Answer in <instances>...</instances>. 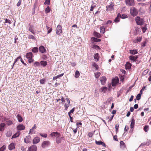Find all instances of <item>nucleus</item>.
I'll use <instances>...</instances> for the list:
<instances>
[{
  "label": "nucleus",
  "instance_id": "1",
  "mask_svg": "<svg viewBox=\"0 0 151 151\" xmlns=\"http://www.w3.org/2000/svg\"><path fill=\"white\" fill-rule=\"evenodd\" d=\"M50 135L53 137H56V142L57 143L59 144L61 142L62 138L60 133L57 132H53L50 134Z\"/></svg>",
  "mask_w": 151,
  "mask_h": 151
},
{
  "label": "nucleus",
  "instance_id": "2",
  "mask_svg": "<svg viewBox=\"0 0 151 151\" xmlns=\"http://www.w3.org/2000/svg\"><path fill=\"white\" fill-rule=\"evenodd\" d=\"M135 19L136 23L138 25H142L144 24L145 21L139 17H136Z\"/></svg>",
  "mask_w": 151,
  "mask_h": 151
},
{
  "label": "nucleus",
  "instance_id": "3",
  "mask_svg": "<svg viewBox=\"0 0 151 151\" xmlns=\"http://www.w3.org/2000/svg\"><path fill=\"white\" fill-rule=\"evenodd\" d=\"M130 11L131 14L133 17L136 16L137 15L138 12L137 9L134 7H131Z\"/></svg>",
  "mask_w": 151,
  "mask_h": 151
},
{
  "label": "nucleus",
  "instance_id": "4",
  "mask_svg": "<svg viewBox=\"0 0 151 151\" xmlns=\"http://www.w3.org/2000/svg\"><path fill=\"white\" fill-rule=\"evenodd\" d=\"M32 56L33 54L31 52H28L26 54V57L28 59V62L29 63H31L34 61V60L32 59Z\"/></svg>",
  "mask_w": 151,
  "mask_h": 151
},
{
  "label": "nucleus",
  "instance_id": "5",
  "mask_svg": "<svg viewBox=\"0 0 151 151\" xmlns=\"http://www.w3.org/2000/svg\"><path fill=\"white\" fill-rule=\"evenodd\" d=\"M125 3L127 5L129 6H133L135 4L134 0H125Z\"/></svg>",
  "mask_w": 151,
  "mask_h": 151
},
{
  "label": "nucleus",
  "instance_id": "6",
  "mask_svg": "<svg viewBox=\"0 0 151 151\" xmlns=\"http://www.w3.org/2000/svg\"><path fill=\"white\" fill-rule=\"evenodd\" d=\"M56 33L59 35H60V34L62 33V27L59 24L58 25L56 29Z\"/></svg>",
  "mask_w": 151,
  "mask_h": 151
},
{
  "label": "nucleus",
  "instance_id": "7",
  "mask_svg": "<svg viewBox=\"0 0 151 151\" xmlns=\"http://www.w3.org/2000/svg\"><path fill=\"white\" fill-rule=\"evenodd\" d=\"M32 139L30 136H26L24 139V142L26 143H28L31 142Z\"/></svg>",
  "mask_w": 151,
  "mask_h": 151
},
{
  "label": "nucleus",
  "instance_id": "8",
  "mask_svg": "<svg viewBox=\"0 0 151 151\" xmlns=\"http://www.w3.org/2000/svg\"><path fill=\"white\" fill-rule=\"evenodd\" d=\"M37 147L36 145H32L28 148L27 151H37Z\"/></svg>",
  "mask_w": 151,
  "mask_h": 151
},
{
  "label": "nucleus",
  "instance_id": "9",
  "mask_svg": "<svg viewBox=\"0 0 151 151\" xmlns=\"http://www.w3.org/2000/svg\"><path fill=\"white\" fill-rule=\"evenodd\" d=\"M119 81L118 78L112 79V85L113 86H115L118 83Z\"/></svg>",
  "mask_w": 151,
  "mask_h": 151
},
{
  "label": "nucleus",
  "instance_id": "10",
  "mask_svg": "<svg viewBox=\"0 0 151 151\" xmlns=\"http://www.w3.org/2000/svg\"><path fill=\"white\" fill-rule=\"evenodd\" d=\"M101 84L103 85H104L106 81V78L105 76H103L100 78Z\"/></svg>",
  "mask_w": 151,
  "mask_h": 151
},
{
  "label": "nucleus",
  "instance_id": "11",
  "mask_svg": "<svg viewBox=\"0 0 151 151\" xmlns=\"http://www.w3.org/2000/svg\"><path fill=\"white\" fill-rule=\"evenodd\" d=\"M50 144V143L49 141H45L43 142L42 145V148H44L48 146Z\"/></svg>",
  "mask_w": 151,
  "mask_h": 151
},
{
  "label": "nucleus",
  "instance_id": "12",
  "mask_svg": "<svg viewBox=\"0 0 151 151\" xmlns=\"http://www.w3.org/2000/svg\"><path fill=\"white\" fill-rule=\"evenodd\" d=\"M25 126L23 124H19L17 127V129L19 131L24 130L25 129Z\"/></svg>",
  "mask_w": 151,
  "mask_h": 151
},
{
  "label": "nucleus",
  "instance_id": "13",
  "mask_svg": "<svg viewBox=\"0 0 151 151\" xmlns=\"http://www.w3.org/2000/svg\"><path fill=\"white\" fill-rule=\"evenodd\" d=\"M114 5L112 4H111L110 5L106 6V10L109 11H112L114 10Z\"/></svg>",
  "mask_w": 151,
  "mask_h": 151
},
{
  "label": "nucleus",
  "instance_id": "14",
  "mask_svg": "<svg viewBox=\"0 0 151 151\" xmlns=\"http://www.w3.org/2000/svg\"><path fill=\"white\" fill-rule=\"evenodd\" d=\"M39 50L41 53H44L46 51V50L44 47L42 45L39 47Z\"/></svg>",
  "mask_w": 151,
  "mask_h": 151
},
{
  "label": "nucleus",
  "instance_id": "15",
  "mask_svg": "<svg viewBox=\"0 0 151 151\" xmlns=\"http://www.w3.org/2000/svg\"><path fill=\"white\" fill-rule=\"evenodd\" d=\"M40 141V139L38 137H35L33 140V143L37 144Z\"/></svg>",
  "mask_w": 151,
  "mask_h": 151
},
{
  "label": "nucleus",
  "instance_id": "16",
  "mask_svg": "<svg viewBox=\"0 0 151 151\" xmlns=\"http://www.w3.org/2000/svg\"><path fill=\"white\" fill-rule=\"evenodd\" d=\"M34 26L33 25H31L29 26V31L31 32L33 34L35 35V32L34 30Z\"/></svg>",
  "mask_w": 151,
  "mask_h": 151
},
{
  "label": "nucleus",
  "instance_id": "17",
  "mask_svg": "<svg viewBox=\"0 0 151 151\" xmlns=\"http://www.w3.org/2000/svg\"><path fill=\"white\" fill-rule=\"evenodd\" d=\"M4 121L6 122V124L8 125H10L13 123L12 122L11 120H9L8 119H5Z\"/></svg>",
  "mask_w": 151,
  "mask_h": 151
},
{
  "label": "nucleus",
  "instance_id": "18",
  "mask_svg": "<svg viewBox=\"0 0 151 151\" xmlns=\"http://www.w3.org/2000/svg\"><path fill=\"white\" fill-rule=\"evenodd\" d=\"M5 125L4 123L0 124V131H3L4 130Z\"/></svg>",
  "mask_w": 151,
  "mask_h": 151
},
{
  "label": "nucleus",
  "instance_id": "19",
  "mask_svg": "<svg viewBox=\"0 0 151 151\" xmlns=\"http://www.w3.org/2000/svg\"><path fill=\"white\" fill-rule=\"evenodd\" d=\"M20 134L21 132L20 131H17L16 133H15L12 136V138L13 139L19 137L20 135Z\"/></svg>",
  "mask_w": 151,
  "mask_h": 151
},
{
  "label": "nucleus",
  "instance_id": "20",
  "mask_svg": "<svg viewBox=\"0 0 151 151\" xmlns=\"http://www.w3.org/2000/svg\"><path fill=\"white\" fill-rule=\"evenodd\" d=\"M15 143H11L9 146V150H12L13 149L15 148Z\"/></svg>",
  "mask_w": 151,
  "mask_h": 151
},
{
  "label": "nucleus",
  "instance_id": "21",
  "mask_svg": "<svg viewBox=\"0 0 151 151\" xmlns=\"http://www.w3.org/2000/svg\"><path fill=\"white\" fill-rule=\"evenodd\" d=\"M118 16L122 19H125L128 17V16L126 14H123L122 15L120 13L118 14Z\"/></svg>",
  "mask_w": 151,
  "mask_h": 151
},
{
  "label": "nucleus",
  "instance_id": "22",
  "mask_svg": "<svg viewBox=\"0 0 151 151\" xmlns=\"http://www.w3.org/2000/svg\"><path fill=\"white\" fill-rule=\"evenodd\" d=\"M135 124V120L134 118L132 119V121L130 124V127L132 129L134 128Z\"/></svg>",
  "mask_w": 151,
  "mask_h": 151
},
{
  "label": "nucleus",
  "instance_id": "23",
  "mask_svg": "<svg viewBox=\"0 0 151 151\" xmlns=\"http://www.w3.org/2000/svg\"><path fill=\"white\" fill-rule=\"evenodd\" d=\"M129 58L131 60L135 61L138 58L137 56L134 57L133 55L130 56L129 57Z\"/></svg>",
  "mask_w": 151,
  "mask_h": 151
},
{
  "label": "nucleus",
  "instance_id": "24",
  "mask_svg": "<svg viewBox=\"0 0 151 151\" xmlns=\"http://www.w3.org/2000/svg\"><path fill=\"white\" fill-rule=\"evenodd\" d=\"M91 40L92 41H93L95 42H98L101 41V39H97V38L93 37H92Z\"/></svg>",
  "mask_w": 151,
  "mask_h": 151
},
{
  "label": "nucleus",
  "instance_id": "25",
  "mask_svg": "<svg viewBox=\"0 0 151 151\" xmlns=\"http://www.w3.org/2000/svg\"><path fill=\"white\" fill-rule=\"evenodd\" d=\"M132 65L129 62H127L125 65V67L126 69H129L131 68Z\"/></svg>",
  "mask_w": 151,
  "mask_h": 151
},
{
  "label": "nucleus",
  "instance_id": "26",
  "mask_svg": "<svg viewBox=\"0 0 151 151\" xmlns=\"http://www.w3.org/2000/svg\"><path fill=\"white\" fill-rule=\"evenodd\" d=\"M17 119L19 122H21L23 121L22 117L21 116V115L18 114L17 116Z\"/></svg>",
  "mask_w": 151,
  "mask_h": 151
},
{
  "label": "nucleus",
  "instance_id": "27",
  "mask_svg": "<svg viewBox=\"0 0 151 151\" xmlns=\"http://www.w3.org/2000/svg\"><path fill=\"white\" fill-rule=\"evenodd\" d=\"M120 146L121 148H124L125 147V144L123 141H121L120 142Z\"/></svg>",
  "mask_w": 151,
  "mask_h": 151
},
{
  "label": "nucleus",
  "instance_id": "28",
  "mask_svg": "<svg viewBox=\"0 0 151 151\" xmlns=\"http://www.w3.org/2000/svg\"><path fill=\"white\" fill-rule=\"evenodd\" d=\"M129 52L132 55H135L138 53L137 50H130Z\"/></svg>",
  "mask_w": 151,
  "mask_h": 151
},
{
  "label": "nucleus",
  "instance_id": "29",
  "mask_svg": "<svg viewBox=\"0 0 151 151\" xmlns=\"http://www.w3.org/2000/svg\"><path fill=\"white\" fill-rule=\"evenodd\" d=\"M107 90V88L106 87H102L100 88V90H101V92L105 93L106 91Z\"/></svg>",
  "mask_w": 151,
  "mask_h": 151
},
{
  "label": "nucleus",
  "instance_id": "30",
  "mask_svg": "<svg viewBox=\"0 0 151 151\" xmlns=\"http://www.w3.org/2000/svg\"><path fill=\"white\" fill-rule=\"evenodd\" d=\"M37 128V126L36 124H35L34 125L33 127L29 131V133H32L33 132V130L36 129Z\"/></svg>",
  "mask_w": 151,
  "mask_h": 151
},
{
  "label": "nucleus",
  "instance_id": "31",
  "mask_svg": "<svg viewBox=\"0 0 151 151\" xmlns=\"http://www.w3.org/2000/svg\"><path fill=\"white\" fill-rule=\"evenodd\" d=\"M94 58L95 59H96V61H98L99 58V54L98 53H96L94 55Z\"/></svg>",
  "mask_w": 151,
  "mask_h": 151
},
{
  "label": "nucleus",
  "instance_id": "32",
  "mask_svg": "<svg viewBox=\"0 0 151 151\" xmlns=\"http://www.w3.org/2000/svg\"><path fill=\"white\" fill-rule=\"evenodd\" d=\"M64 73H62L61 74H60L56 76H54L53 77V80H55L59 78L60 77H61L63 76V75Z\"/></svg>",
  "mask_w": 151,
  "mask_h": 151
},
{
  "label": "nucleus",
  "instance_id": "33",
  "mask_svg": "<svg viewBox=\"0 0 151 151\" xmlns=\"http://www.w3.org/2000/svg\"><path fill=\"white\" fill-rule=\"evenodd\" d=\"M40 64L42 66L45 67L47 65V62L46 61H41L40 62Z\"/></svg>",
  "mask_w": 151,
  "mask_h": 151
},
{
  "label": "nucleus",
  "instance_id": "34",
  "mask_svg": "<svg viewBox=\"0 0 151 151\" xmlns=\"http://www.w3.org/2000/svg\"><path fill=\"white\" fill-rule=\"evenodd\" d=\"M94 35L96 37L98 38H100L101 36V35L99 33H97L96 32H94Z\"/></svg>",
  "mask_w": 151,
  "mask_h": 151
},
{
  "label": "nucleus",
  "instance_id": "35",
  "mask_svg": "<svg viewBox=\"0 0 151 151\" xmlns=\"http://www.w3.org/2000/svg\"><path fill=\"white\" fill-rule=\"evenodd\" d=\"M105 28L104 26L100 27V32L101 33L104 34L105 32Z\"/></svg>",
  "mask_w": 151,
  "mask_h": 151
},
{
  "label": "nucleus",
  "instance_id": "36",
  "mask_svg": "<svg viewBox=\"0 0 151 151\" xmlns=\"http://www.w3.org/2000/svg\"><path fill=\"white\" fill-rule=\"evenodd\" d=\"M120 17L119 16H118V14L117 17L114 20V21L116 23H117L120 20Z\"/></svg>",
  "mask_w": 151,
  "mask_h": 151
},
{
  "label": "nucleus",
  "instance_id": "37",
  "mask_svg": "<svg viewBox=\"0 0 151 151\" xmlns=\"http://www.w3.org/2000/svg\"><path fill=\"white\" fill-rule=\"evenodd\" d=\"M80 76V73L78 70L76 71L75 76L76 78H78Z\"/></svg>",
  "mask_w": 151,
  "mask_h": 151
},
{
  "label": "nucleus",
  "instance_id": "38",
  "mask_svg": "<svg viewBox=\"0 0 151 151\" xmlns=\"http://www.w3.org/2000/svg\"><path fill=\"white\" fill-rule=\"evenodd\" d=\"M32 51L34 53L37 52L38 51V48L37 47H34L32 50Z\"/></svg>",
  "mask_w": 151,
  "mask_h": 151
},
{
  "label": "nucleus",
  "instance_id": "39",
  "mask_svg": "<svg viewBox=\"0 0 151 151\" xmlns=\"http://www.w3.org/2000/svg\"><path fill=\"white\" fill-rule=\"evenodd\" d=\"M100 75L101 73L100 72H96L95 73V77L96 78H98Z\"/></svg>",
  "mask_w": 151,
  "mask_h": 151
},
{
  "label": "nucleus",
  "instance_id": "40",
  "mask_svg": "<svg viewBox=\"0 0 151 151\" xmlns=\"http://www.w3.org/2000/svg\"><path fill=\"white\" fill-rule=\"evenodd\" d=\"M28 38L30 39L35 40L36 39L35 37L32 35H29L28 36Z\"/></svg>",
  "mask_w": 151,
  "mask_h": 151
},
{
  "label": "nucleus",
  "instance_id": "41",
  "mask_svg": "<svg viewBox=\"0 0 151 151\" xmlns=\"http://www.w3.org/2000/svg\"><path fill=\"white\" fill-rule=\"evenodd\" d=\"M149 126L148 125H145L144 128V130L145 132H147L148 130Z\"/></svg>",
  "mask_w": 151,
  "mask_h": 151
},
{
  "label": "nucleus",
  "instance_id": "42",
  "mask_svg": "<svg viewBox=\"0 0 151 151\" xmlns=\"http://www.w3.org/2000/svg\"><path fill=\"white\" fill-rule=\"evenodd\" d=\"M141 93H139L138 94H137V95L136 96V99L138 100H139L141 98Z\"/></svg>",
  "mask_w": 151,
  "mask_h": 151
},
{
  "label": "nucleus",
  "instance_id": "43",
  "mask_svg": "<svg viewBox=\"0 0 151 151\" xmlns=\"http://www.w3.org/2000/svg\"><path fill=\"white\" fill-rule=\"evenodd\" d=\"M93 65L94 67L95 68L96 70H98V65L95 63H93Z\"/></svg>",
  "mask_w": 151,
  "mask_h": 151
},
{
  "label": "nucleus",
  "instance_id": "44",
  "mask_svg": "<svg viewBox=\"0 0 151 151\" xmlns=\"http://www.w3.org/2000/svg\"><path fill=\"white\" fill-rule=\"evenodd\" d=\"M40 83L41 84H43L45 83V78H43L41 79H40Z\"/></svg>",
  "mask_w": 151,
  "mask_h": 151
},
{
  "label": "nucleus",
  "instance_id": "45",
  "mask_svg": "<svg viewBox=\"0 0 151 151\" xmlns=\"http://www.w3.org/2000/svg\"><path fill=\"white\" fill-rule=\"evenodd\" d=\"M4 19L5 20V22H4V23H8L9 24H11L12 23V22L10 20L8 19Z\"/></svg>",
  "mask_w": 151,
  "mask_h": 151
},
{
  "label": "nucleus",
  "instance_id": "46",
  "mask_svg": "<svg viewBox=\"0 0 151 151\" xmlns=\"http://www.w3.org/2000/svg\"><path fill=\"white\" fill-rule=\"evenodd\" d=\"M69 104H65L64 105V107L65 108V110H67L68 109V107L69 106Z\"/></svg>",
  "mask_w": 151,
  "mask_h": 151
},
{
  "label": "nucleus",
  "instance_id": "47",
  "mask_svg": "<svg viewBox=\"0 0 151 151\" xmlns=\"http://www.w3.org/2000/svg\"><path fill=\"white\" fill-rule=\"evenodd\" d=\"M40 65V63L38 62H35L34 63V66L35 67L39 66Z\"/></svg>",
  "mask_w": 151,
  "mask_h": 151
},
{
  "label": "nucleus",
  "instance_id": "48",
  "mask_svg": "<svg viewBox=\"0 0 151 151\" xmlns=\"http://www.w3.org/2000/svg\"><path fill=\"white\" fill-rule=\"evenodd\" d=\"M50 11V9L49 6L47 7L45 9V12L46 13H49Z\"/></svg>",
  "mask_w": 151,
  "mask_h": 151
},
{
  "label": "nucleus",
  "instance_id": "49",
  "mask_svg": "<svg viewBox=\"0 0 151 151\" xmlns=\"http://www.w3.org/2000/svg\"><path fill=\"white\" fill-rule=\"evenodd\" d=\"M40 135L42 137L46 138L47 136V135L46 134L40 133Z\"/></svg>",
  "mask_w": 151,
  "mask_h": 151
},
{
  "label": "nucleus",
  "instance_id": "50",
  "mask_svg": "<svg viewBox=\"0 0 151 151\" xmlns=\"http://www.w3.org/2000/svg\"><path fill=\"white\" fill-rule=\"evenodd\" d=\"M142 37H138L136 39L138 42H140L142 40Z\"/></svg>",
  "mask_w": 151,
  "mask_h": 151
},
{
  "label": "nucleus",
  "instance_id": "51",
  "mask_svg": "<svg viewBox=\"0 0 151 151\" xmlns=\"http://www.w3.org/2000/svg\"><path fill=\"white\" fill-rule=\"evenodd\" d=\"M50 3V0H46L45 3L44 4L45 5L47 4L49 5Z\"/></svg>",
  "mask_w": 151,
  "mask_h": 151
},
{
  "label": "nucleus",
  "instance_id": "52",
  "mask_svg": "<svg viewBox=\"0 0 151 151\" xmlns=\"http://www.w3.org/2000/svg\"><path fill=\"white\" fill-rule=\"evenodd\" d=\"M6 148V147L5 145H4L2 147H1L0 148V150L1 151H4Z\"/></svg>",
  "mask_w": 151,
  "mask_h": 151
},
{
  "label": "nucleus",
  "instance_id": "53",
  "mask_svg": "<svg viewBox=\"0 0 151 151\" xmlns=\"http://www.w3.org/2000/svg\"><path fill=\"white\" fill-rule=\"evenodd\" d=\"M102 142L100 141H96V144L97 145H101L102 144Z\"/></svg>",
  "mask_w": 151,
  "mask_h": 151
},
{
  "label": "nucleus",
  "instance_id": "54",
  "mask_svg": "<svg viewBox=\"0 0 151 151\" xmlns=\"http://www.w3.org/2000/svg\"><path fill=\"white\" fill-rule=\"evenodd\" d=\"M119 127V125H118L117 124H116L115 125V129H116V132H118V130Z\"/></svg>",
  "mask_w": 151,
  "mask_h": 151
},
{
  "label": "nucleus",
  "instance_id": "55",
  "mask_svg": "<svg viewBox=\"0 0 151 151\" xmlns=\"http://www.w3.org/2000/svg\"><path fill=\"white\" fill-rule=\"evenodd\" d=\"M147 29V28L145 27H144L142 28V31L143 33H144L145 32Z\"/></svg>",
  "mask_w": 151,
  "mask_h": 151
},
{
  "label": "nucleus",
  "instance_id": "56",
  "mask_svg": "<svg viewBox=\"0 0 151 151\" xmlns=\"http://www.w3.org/2000/svg\"><path fill=\"white\" fill-rule=\"evenodd\" d=\"M93 134L91 132H89L88 134V136L89 137H92Z\"/></svg>",
  "mask_w": 151,
  "mask_h": 151
},
{
  "label": "nucleus",
  "instance_id": "57",
  "mask_svg": "<svg viewBox=\"0 0 151 151\" xmlns=\"http://www.w3.org/2000/svg\"><path fill=\"white\" fill-rule=\"evenodd\" d=\"M35 6H36V5L35 4L34 5V8L32 9L33 12L32 13V14H34L35 13Z\"/></svg>",
  "mask_w": 151,
  "mask_h": 151
},
{
  "label": "nucleus",
  "instance_id": "58",
  "mask_svg": "<svg viewBox=\"0 0 151 151\" xmlns=\"http://www.w3.org/2000/svg\"><path fill=\"white\" fill-rule=\"evenodd\" d=\"M93 47L94 48H95V49H99V47L98 46L96 45H94L93 46Z\"/></svg>",
  "mask_w": 151,
  "mask_h": 151
},
{
  "label": "nucleus",
  "instance_id": "59",
  "mask_svg": "<svg viewBox=\"0 0 151 151\" xmlns=\"http://www.w3.org/2000/svg\"><path fill=\"white\" fill-rule=\"evenodd\" d=\"M21 0H19L17 4V6H19L21 4Z\"/></svg>",
  "mask_w": 151,
  "mask_h": 151
},
{
  "label": "nucleus",
  "instance_id": "60",
  "mask_svg": "<svg viewBox=\"0 0 151 151\" xmlns=\"http://www.w3.org/2000/svg\"><path fill=\"white\" fill-rule=\"evenodd\" d=\"M134 96L133 95H132L130 97V98L129 99V101L130 102L132 101L133 99Z\"/></svg>",
  "mask_w": 151,
  "mask_h": 151
},
{
  "label": "nucleus",
  "instance_id": "61",
  "mask_svg": "<svg viewBox=\"0 0 151 151\" xmlns=\"http://www.w3.org/2000/svg\"><path fill=\"white\" fill-rule=\"evenodd\" d=\"M145 86H144L142 87V88L141 90L140 93H141L142 94V91H144V89L145 88Z\"/></svg>",
  "mask_w": 151,
  "mask_h": 151
},
{
  "label": "nucleus",
  "instance_id": "62",
  "mask_svg": "<svg viewBox=\"0 0 151 151\" xmlns=\"http://www.w3.org/2000/svg\"><path fill=\"white\" fill-rule=\"evenodd\" d=\"M146 43V42L145 41L144 42H142V47H145V46Z\"/></svg>",
  "mask_w": 151,
  "mask_h": 151
},
{
  "label": "nucleus",
  "instance_id": "63",
  "mask_svg": "<svg viewBox=\"0 0 151 151\" xmlns=\"http://www.w3.org/2000/svg\"><path fill=\"white\" fill-rule=\"evenodd\" d=\"M75 110V108H73L69 112L70 113H73Z\"/></svg>",
  "mask_w": 151,
  "mask_h": 151
},
{
  "label": "nucleus",
  "instance_id": "64",
  "mask_svg": "<svg viewBox=\"0 0 151 151\" xmlns=\"http://www.w3.org/2000/svg\"><path fill=\"white\" fill-rule=\"evenodd\" d=\"M21 58V56L18 57L15 60V63H16L18 60H19Z\"/></svg>",
  "mask_w": 151,
  "mask_h": 151
}]
</instances>
